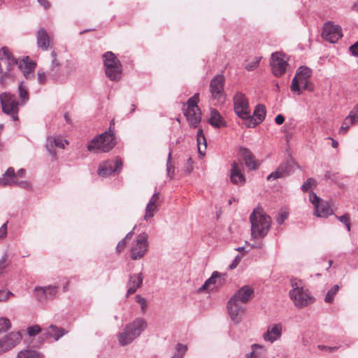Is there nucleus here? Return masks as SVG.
<instances>
[{"instance_id": "1", "label": "nucleus", "mask_w": 358, "mask_h": 358, "mask_svg": "<svg viewBox=\"0 0 358 358\" xmlns=\"http://www.w3.org/2000/svg\"><path fill=\"white\" fill-rule=\"evenodd\" d=\"M254 289L245 285L241 287L229 300L227 303V310L231 320L238 324L245 313V306L252 297Z\"/></svg>"}, {"instance_id": "2", "label": "nucleus", "mask_w": 358, "mask_h": 358, "mask_svg": "<svg viewBox=\"0 0 358 358\" xmlns=\"http://www.w3.org/2000/svg\"><path fill=\"white\" fill-rule=\"evenodd\" d=\"M0 60L6 65L5 71H8V73H10L13 69L17 65L27 79L34 77V71L36 64L34 62L30 61L28 57L18 62L9 49L7 47H3L0 49Z\"/></svg>"}, {"instance_id": "3", "label": "nucleus", "mask_w": 358, "mask_h": 358, "mask_svg": "<svg viewBox=\"0 0 358 358\" xmlns=\"http://www.w3.org/2000/svg\"><path fill=\"white\" fill-rule=\"evenodd\" d=\"M251 223V236L253 238H262L268 234L271 218L262 209L256 208L250 215Z\"/></svg>"}, {"instance_id": "4", "label": "nucleus", "mask_w": 358, "mask_h": 358, "mask_svg": "<svg viewBox=\"0 0 358 358\" xmlns=\"http://www.w3.org/2000/svg\"><path fill=\"white\" fill-rule=\"evenodd\" d=\"M292 289L289 292L290 299L298 308L308 306L313 301L308 289L304 282L298 278H292L290 281Z\"/></svg>"}, {"instance_id": "5", "label": "nucleus", "mask_w": 358, "mask_h": 358, "mask_svg": "<svg viewBox=\"0 0 358 358\" xmlns=\"http://www.w3.org/2000/svg\"><path fill=\"white\" fill-rule=\"evenodd\" d=\"M147 323L142 318H137L128 324L117 337L120 345L125 346L133 342L146 329Z\"/></svg>"}, {"instance_id": "6", "label": "nucleus", "mask_w": 358, "mask_h": 358, "mask_svg": "<svg viewBox=\"0 0 358 358\" xmlns=\"http://www.w3.org/2000/svg\"><path fill=\"white\" fill-rule=\"evenodd\" d=\"M115 145L114 134L109 129L92 139L87 145V150L94 153L108 152Z\"/></svg>"}, {"instance_id": "7", "label": "nucleus", "mask_w": 358, "mask_h": 358, "mask_svg": "<svg viewBox=\"0 0 358 358\" xmlns=\"http://www.w3.org/2000/svg\"><path fill=\"white\" fill-rule=\"evenodd\" d=\"M115 145L114 134L109 129L92 139L87 145V150L94 153L108 152Z\"/></svg>"}, {"instance_id": "8", "label": "nucleus", "mask_w": 358, "mask_h": 358, "mask_svg": "<svg viewBox=\"0 0 358 358\" xmlns=\"http://www.w3.org/2000/svg\"><path fill=\"white\" fill-rule=\"evenodd\" d=\"M103 65L106 76L111 80L117 81L121 78L122 64L115 54L110 51L103 55Z\"/></svg>"}, {"instance_id": "9", "label": "nucleus", "mask_w": 358, "mask_h": 358, "mask_svg": "<svg viewBox=\"0 0 358 358\" xmlns=\"http://www.w3.org/2000/svg\"><path fill=\"white\" fill-rule=\"evenodd\" d=\"M0 103L3 113L10 116L14 121L18 120L19 102L15 94L10 92L1 93Z\"/></svg>"}, {"instance_id": "10", "label": "nucleus", "mask_w": 358, "mask_h": 358, "mask_svg": "<svg viewBox=\"0 0 358 358\" xmlns=\"http://www.w3.org/2000/svg\"><path fill=\"white\" fill-rule=\"evenodd\" d=\"M148 235L146 233L139 234L134 240L131 249L130 256L133 260L143 258L148 250Z\"/></svg>"}, {"instance_id": "11", "label": "nucleus", "mask_w": 358, "mask_h": 358, "mask_svg": "<svg viewBox=\"0 0 358 358\" xmlns=\"http://www.w3.org/2000/svg\"><path fill=\"white\" fill-rule=\"evenodd\" d=\"M296 166V164L292 159H287L282 162L275 171L270 173L267 176L266 180L271 181L286 178L294 173Z\"/></svg>"}, {"instance_id": "12", "label": "nucleus", "mask_w": 358, "mask_h": 358, "mask_svg": "<svg viewBox=\"0 0 358 358\" xmlns=\"http://www.w3.org/2000/svg\"><path fill=\"white\" fill-rule=\"evenodd\" d=\"M234 108L235 113L241 119L245 120L249 117L250 108L248 100L242 92H237L234 97Z\"/></svg>"}, {"instance_id": "13", "label": "nucleus", "mask_w": 358, "mask_h": 358, "mask_svg": "<svg viewBox=\"0 0 358 358\" xmlns=\"http://www.w3.org/2000/svg\"><path fill=\"white\" fill-rule=\"evenodd\" d=\"M122 168V162L120 158L116 157L114 159H108L100 164L98 173L102 177H107L113 173H118Z\"/></svg>"}, {"instance_id": "14", "label": "nucleus", "mask_w": 358, "mask_h": 358, "mask_svg": "<svg viewBox=\"0 0 358 358\" xmlns=\"http://www.w3.org/2000/svg\"><path fill=\"white\" fill-rule=\"evenodd\" d=\"M341 28L338 25H335L331 22H326L324 24L322 32V37L331 43H336L342 37Z\"/></svg>"}, {"instance_id": "15", "label": "nucleus", "mask_w": 358, "mask_h": 358, "mask_svg": "<svg viewBox=\"0 0 358 358\" xmlns=\"http://www.w3.org/2000/svg\"><path fill=\"white\" fill-rule=\"evenodd\" d=\"M287 63L284 55L278 52L271 55V66L275 76L279 77L285 73Z\"/></svg>"}, {"instance_id": "16", "label": "nucleus", "mask_w": 358, "mask_h": 358, "mask_svg": "<svg viewBox=\"0 0 358 358\" xmlns=\"http://www.w3.org/2000/svg\"><path fill=\"white\" fill-rule=\"evenodd\" d=\"M312 75V70L307 66L299 67L294 77L292 79L290 89L292 92H297L299 94H301V89L299 87V82H305V80L308 78Z\"/></svg>"}, {"instance_id": "17", "label": "nucleus", "mask_w": 358, "mask_h": 358, "mask_svg": "<svg viewBox=\"0 0 358 358\" xmlns=\"http://www.w3.org/2000/svg\"><path fill=\"white\" fill-rule=\"evenodd\" d=\"M266 113V107L263 104H258L256 106L253 115L249 113V117L245 120V124L248 127H255L260 124L265 118Z\"/></svg>"}, {"instance_id": "18", "label": "nucleus", "mask_w": 358, "mask_h": 358, "mask_svg": "<svg viewBox=\"0 0 358 358\" xmlns=\"http://www.w3.org/2000/svg\"><path fill=\"white\" fill-rule=\"evenodd\" d=\"M22 339L20 332H11L0 339V355L11 350Z\"/></svg>"}, {"instance_id": "19", "label": "nucleus", "mask_w": 358, "mask_h": 358, "mask_svg": "<svg viewBox=\"0 0 358 358\" xmlns=\"http://www.w3.org/2000/svg\"><path fill=\"white\" fill-rule=\"evenodd\" d=\"M224 78L222 75L214 77L210 84V89L212 96L214 99L220 100L223 96Z\"/></svg>"}, {"instance_id": "20", "label": "nucleus", "mask_w": 358, "mask_h": 358, "mask_svg": "<svg viewBox=\"0 0 358 358\" xmlns=\"http://www.w3.org/2000/svg\"><path fill=\"white\" fill-rule=\"evenodd\" d=\"M230 170V180L234 185H243L245 182V178L243 174V166L242 164H237L234 162L231 164Z\"/></svg>"}, {"instance_id": "21", "label": "nucleus", "mask_w": 358, "mask_h": 358, "mask_svg": "<svg viewBox=\"0 0 358 358\" xmlns=\"http://www.w3.org/2000/svg\"><path fill=\"white\" fill-rule=\"evenodd\" d=\"M239 155L243 158L246 167L250 170H256L259 168L260 164L255 159V156L251 151L244 147L239 148Z\"/></svg>"}, {"instance_id": "22", "label": "nucleus", "mask_w": 358, "mask_h": 358, "mask_svg": "<svg viewBox=\"0 0 358 358\" xmlns=\"http://www.w3.org/2000/svg\"><path fill=\"white\" fill-rule=\"evenodd\" d=\"M282 326L280 323L274 324L268 327L266 332L263 334L266 341L273 343L280 339L282 335Z\"/></svg>"}, {"instance_id": "23", "label": "nucleus", "mask_w": 358, "mask_h": 358, "mask_svg": "<svg viewBox=\"0 0 358 358\" xmlns=\"http://www.w3.org/2000/svg\"><path fill=\"white\" fill-rule=\"evenodd\" d=\"M143 280L142 273L137 274H131L129 277V281L127 284V297L136 292V291L141 287Z\"/></svg>"}, {"instance_id": "24", "label": "nucleus", "mask_w": 358, "mask_h": 358, "mask_svg": "<svg viewBox=\"0 0 358 358\" xmlns=\"http://www.w3.org/2000/svg\"><path fill=\"white\" fill-rule=\"evenodd\" d=\"M69 142L67 140L63 139L61 137H52L49 136L47 138L46 148L52 157H56V151L55 150V148H59L64 149L65 145H67Z\"/></svg>"}, {"instance_id": "25", "label": "nucleus", "mask_w": 358, "mask_h": 358, "mask_svg": "<svg viewBox=\"0 0 358 358\" xmlns=\"http://www.w3.org/2000/svg\"><path fill=\"white\" fill-rule=\"evenodd\" d=\"M160 206L159 195V193L155 192L150 199L145 208V214L144 215V220H148L152 218L155 213L158 210V208Z\"/></svg>"}, {"instance_id": "26", "label": "nucleus", "mask_w": 358, "mask_h": 358, "mask_svg": "<svg viewBox=\"0 0 358 358\" xmlns=\"http://www.w3.org/2000/svg\"><path fill=\"white\" fill-rule=\"evenodd\" d=\"M184 115L190 127L194 129L199 127L201 120L200 108L199 110L185 109L184 110Z\"/></svg>"}, {"instance_id": "27", "label": "nucleus", "mask_w": 358, "mask_h": 358, "mask_svg": "<svg viewBox=\"0 0 358 358\" xmlns=\"http://www.w3.org/2000/svg\"><path fill=\"white\" fill-rule=\"evenodd\" d=\"M38 47L43 50H47L50 47V39L48 34L44 28H40L36 34Z\"/></svg>"}, {"instance_id": "28", "label": "nucleus", "mask_w": 358, "mask_h": 358, "mask_svg": "<svg viewBox=\"0 0 358 358\" xmlns=\"http://www.w3.org/2000/svg\"><path fill=\"white\" fill-rule=\"evenodd\" d=\"M15 171L13 167H9L0 178V184L2 186H12L17 184Z\"/></svg>"}, {"instance_id": "29", "label": "nucleus", "mask_w": 358, "mask_h": 358, "mask_svg": "<svg viewBox=\"0 0 358 358\" xmlns=\"http://www.w3.org/2000/svg\"><path fill=\"white\" fill-rule=\"evenodd\" d=\"M333 210L330 204L324 201H322L318 206H315L314 210V215L317 217H327L333 214Z\"/></svg>"}, {"instance_id": "30", "label": "nucleus", "mask_w": 358, "mask_h": 358, "mask_svg": "<svg viewBox=\"0 0 358 358\" xmlns=\"http://www.w3.org/2000/svg\"><path fill=\"white\" fill-rule=\"evenodd\" d=\"M208 123L215 128H221L226 126V122L220 113L215 108L210 109Z\"/></svg>"}, {"instance_id": "31", "label": "nucleus", "mask_w": 358, "mask_h": 358, "mask_svg": "<svg viewBox=\"0 0 358 358\" xmlns=\"http://www.w3.org/2000/svg\"><path fill=\"white\" fill-rule=\"evenodd\" d=\"M196 142L199 153L203 156L207 148V141L201 128H199L196 134Z\"/></svg>"}, {"instance_id": "32", "label": "nucleus", "mask_w": 358, "mask_h": 358, "mask_svg": "<svg viewBox=\"0 0 358 358\" xmlns=\"http://www.w3.org/2000/svg\"><path fill=\"white\" fill-rule=\"evenodd\" d=\"M66 334H67V331L64 329L58 327L54 324H51L47 331V334H48L49 336L54 338L55 341H58Z\"/></svg>"}, {"instance_id": "33", "label": "nucleus", "mask_w": 358, "mask_h": 358, "mask_svg": "<svg viewBox=\"0 0 358 358\" xmlns=\"http://www.w3.org/2000/svg\"><path fill=\"white\" fill-rule=\"evenodd\" d=\"M17 358H43L38 352L32 350H21L17 354Z\"/></svg>"}, {"instance_id": "34", "label": "nucleus", "mask_w": 358, "mask_h": 358, "mask_svg": "<svg viewBox=\"0 0 358 358\" xmlns=\"http://www.w3.org/2000/svg\"><path fill=\"white\" fill-rule=\"evenodd\" d=\"M187 350V346L182 343H177L175 347L174 354L171 358H184Z\"/></svg>"}, {"instance_id": "35", "label": "nucleus", "mask_w": 358, "mask_h": 358, "mask_svg": "<svg viewBox=\"0 0 358 358\" xmlns=\"http://www.w3.org/2000/svg\"><path fill=\"white\" fill-rule=\"evenodd\" d=\"M357 123L348 115L343 122V124L339 129L340 134H345L350 126L357 124Z\"/></svg>"}, {"instance_id": "36", "label": "nucleus", "mask_w": 358, "mask_h": 358, "mask_svg": "<svg viewBox=\"0 0 358 358\" xmlns=\"http://www.w3.org/2000/svg\"><path fill=\"white\" fill-rule=\"evenodd\" d=\"M35 297L40 302L48 300L47 296V289L43 287H36L34 289Z\"/></svg>"}, {"instance_id": "37", "label": "nucleus", "mask_w": 358, "mask_h": 358, "mask_svg": "<svg viewBox=\"0 0 358 358\" xmlns=\"http://www.w3.org/2000/svg\"><path fill=\"white\" fill-rule=\"evenodd\" d=\"M18 91L19 97L21 99V103L24 104L29 100V94L27 89L24 87L22 82H20L18 85Z\"/></svg>"}, {"instance_id": "38", "label": "nucleus", "mask_w": 358, "mask_h": 358, "mask_svg": "<svg viewBox=\"0 0 358 358\" xmlns=\"http://www.w3.org/2000/svg\"><path fill=\"white\" fill-rule=\"evenodd\" d=\"M339 290V285H334L327 293L324 301L327 303H331L333 302L335 295L337 294Z\"/></svg>"}, {"instance_id": "39", "label": "nucleus", "mask_w": 358, "mask_h": 358, "mask_svg": "<svg viewBox=\"0 0 358 358\" xmlns=\"http://www.w3.org/2000/svg\"><path fill=\"white\" fill-rule=\"evenodd\" d=\"M198 102H199V93H196L187 100L186 109L199 110V108L198 106Z\"/></svg>"}, {"instance_id": "40", "label": "nucleus", "mask_w": 358, "mask_h": 358, "mask_svg": "<svg viewBox=\"0 0 358 358\" xmlns=\"http://www.w3.org/2000/svg\"><path fill=\"white\" fill-rule=\"evenodd\" d=\"M11 327L10 320L6 317L0 318V333L8 331Z\"/></svg>"}, {"instance_id": "41", "label": "nucleus", "mask_w": 358, "mask_h": 358, "mask_svg": "<svg viewBox=\"0 0 358 358\" xmlns=\"http://www.w3.org/2000/svg\"><path fill=\"white\" fill-rule=\"evenodd\" d=\"M8 265V255L5 253L0 259V275L4 272Z\"/></svg>"}, {"instance_id": "42", "label": "nucleus", "mask_w": 358, "mask_h": 358, "mask_svg": "<svg viewBox=\"0 0 358 358\" xmlns=\"http://www.w3.org/2000/svg\"><path fill=\"white\" fill-rule=\"evenodd\" d=\"M60 76L59 68L50 69L48 73V77L54 80H59Z\"/></svg>"}, {"instance_id": "43", "label": "nucleus", "mask_w": 358, "mask_h": 358, "mask_svg": "<svg viewBox=\"0 0 358 358\" xmlns=\"http://www.w3.org/2000/svg\"><path fill=\"white\" fill-rule=\"evenodd\" d=\"M171 151L169 152L168 159L166 162V171H167V175L172 178L173 177V171L174 168L171 162Z\"/></svg>"}, {"instance_id": "44", "label": "nucleus", "mask_w": 358, "mask_h": 358, "mask_svg": "<svg viewBox=\"0 0 358 358\" xmlns=\"http://www.w3.org/2000/svg\"><path fill=\"white\" fill-rule=\"evenodd\" d=\"M309 201L313 203L315 210V206H318L322 200L318 197L315 193L310 192Z\"/></svg>"}, {"instance_id": "45", "label": "nucleus", "mask_w": 358, "mask_h": 358, "mask_svg": "<svg viewBox=\"0 0 358 358\" xmlns=\"http://www.w3.org/2000/svg\"><path fill=\"white\" fill-rule=\"evenodd\" d=\"M316 185V181L313 178L307 179L301 186L303 192H307L312 186Z\"/></svg>"}, {"instance_id": "46", "label": "nucleus", "mask_w": 358, "mask_h": 358, "mask_svg": "<svg viewBox=\"0 0 358 358\" xmlns=\"http://www.w3.org/2000/svg\"><path fill=\"white\" fill-rule=\"evenodd\" d=\"M43 287L45 288V289H47V296L48 299H52L57 292L58 287L56 286L49 285L48 287Z\"/></svg>"}, {"instance_id": "47", "label": "nucleus", "mask_w": 358, "mask_h": 358, "mask_svg": "<svg viewBox=\"0 0 358 358\" xmlns=\"http://www.w3.org/2000/svg\"><path fill=\"white\" fill-rule=\"evenodd\" d=\"M136 301L140 304L141 311L143 313H145V311L146 310L147 307H148L146 299L145 298L141 296L140 295H136Z\"/></svg>"}, {"instance_id": "48", "label": "nucleus", "mask_w": 358, "mask_h": 358, "mask_svg": "<svg viewBox=\"0 0 358 358\" xmlns=\"http://www.w3.org/2000/svg\"><path fill=\"white\" fill-rule=\"evenodd\" d=\"M7 78H10L12 80H14L13 76L11 75L10 73H8V71H5L4 73H1V76H0V85L3 87H5L7 84V82H6Z\"/></svg>"}, {"instance_id": "49", "label": "nucleus", "mask_w": 358, "mask_h": 358, "mask_svg": "<svg viewBox=\"0 0 358 358\" xmlns=\"http://www.w3.org/2000/svg\"><path fill=\"white\" fill-rule=\"evenodd\" d=\"M260 58L255 57L252 61L250 62L246 66L245 69L248 71H253L255 69L259 64Z\"/></svg>"}, {"instance_id": "50", "label": "nucleus", "mask_w": 358, "mask_h": 358, "mask_svg": "<svg viewBox=\"0 0 358 358\" xmlns=\"http://www.w3.org/2000/svg\"><path fill=\"white\" fill-rule=\"evenodd\" d=\"M300 86H301L303 90L310 92L313 91L314 89L313 84L308 80H305V82H299V87L301 88Z\"/></svg>"}, {"instance_id": "51", "label": "nucleus", "mask_w": 358, "mask_h": 358, "mask_svg": "<svg viewBox=\"0 0 358 358\" xmlns=\"http://www.w3.org/2000/svg\"><path fill=\"white\" fill-rule=\"evenodd\" d=\"M41 331V328L38 325H34L28 328V334L30 336H34Z\"/></svg>"}, {"instance_id": "52", "label": "nucleus", "mask_w": 358, "mask_h": 358, "mask_svg": "<svg viewBox=\"0 0 358 358\" xmlns=\"http://www.w3.org/2000/svg\"><path fill=\"white\" fill-rule=\"evenodd\" d=\"M52 62L50 69L59 68L60 64L57 59V53L55 51L51 52Z\"/></svg>"}, {"instance_id": "53", "label": "nucleus", "mask_w": 358, "mask_h": 358, "mask_svg": "<svg viewBox=\"0 0 358 358\" xmlns=\"http://www.w3.org/2000/svg\"><path fill=\"white\" fill-rule=\"evenodd\" d=\"M288 217V213L285 211H281L278 213L276 217V222L279 224H283L285 220Z\"/></svg>"}, {"instance_id": "54", "label": "nucleus", "mask_w": 358, "mask_h": 358, "mask_svg": "<svg viewBox=\"0 0 358 358\" xmlns=\"http://www.w3.org/2000/svg\"><path fill=\"white\" fill-rule=\"evenodd\" d=\"M348 115L358 124V103L353 107Z\"/></svg>"}, {"instance_id": "55", "label": "nucleus", "mask_w": 358, "mask_h": 358, "mask_svg": "<svg viewBox=\"0 0 358 358\" xmlns=\"http://www.w3.org/2000/svg\"><path fill=\"white\" fill-rule=\"evenodd\" d=\"M11 296H13V294L11 292L0 290V302L7 301Z\"/></svg>"}, {"instance_id": "56", "label": "nucleus", "mask_w": 358, "mask_h": 358, "mask_svg": "<svg viewBox=\"0 0 358 358\" xmlns=\"http://www.w3.org/2000/svg\"><path fill=\"white\" fill-rule=\"evenodd\" d=\"M317 348L320 350L327 351V352H335L338 349V347H336V346L329 347V346H326L324 345H318L317 346Z\"/></svg>"}, {"instance_id": "57", "label": "nucleus", "mask_w": 358, "mask_h": 358, "mask_svg": "<svg viewBox=\"0 0 358 358\" xmlns=\"http://www.w3.org/2000/svg\"><path fill=\"white\" fill-rule=\"evenodd\" d=\"M220 277V274L217 271H214L210 278H209L206 282L209 285H215L216 283V280Z\"/></svg>"}, {"instance_id": "58", "label": "nucleus", "mask_w": 358, "mask_h": 358, "mask_svg": "<svg viewBox=\"0 0 358 358\" xmlns=\"http://www.w3.org/2000/svg\"><path fill=\"white\" fill-rule=\"evenodd\" d=\"M242 259V255H238L233 260L232 263L229 266V269L232 270L236 268V266L240 263L241 260Z\"/></svg>"}, {"instance_id": "59", "label": "nucleus", "mask_w": 358, "mask_h": 358, "mask_svg": "<svg viewBox=\"0 0 358 358\" xmlns=\"http://www.w3.org/2000/svg\"><path fill=\"white\" fill-rule=\"evenodd\" d=\"M15 185L24 189H29L31 187L30 182L26 180H17V182Z\"/></svg>"}, {"instance_id": "60", "label": "nucleus", "mask_w": 358, "mask_h": 358, "mask_svg": "<svg viewBox=\"0 0 358 358\" xmlns=\"http://www.w3.org/2000/svg\"><path fill=\"white\" fill-rule=\"evenodd\" d=\"M336 217L344 225L348 224V222H350V215L348 213H345L341 216L336 215Z\"/></svg>"}, {"instance_id": "61", "label": "nucleus", "mask_w": 358, "mask_h": 358, "mask_svg": "<svg viewBox=\"0 0 358 358\" xmlns=\"http://www.w3.org/2000/svg\"><path fill=\"white\" fill-rule=\"evenodd\" d=\"M193 170V161L191 157H189L186 163L185 167V171L187 173H190Z\"/></svg>"}, {"instance_id": "62", "label": "nucleus", "mask_w": 358, "mask_h": 358, "mask_svg": "<svg viewBox=\"0 0 358 358\" xmlns=\"http://www.w3.org/2000/svg\"><path fill=\"white\" fill-rule=\"evenodd\" d=\"M48 75L45 72H38L37 75V79L39 83L44 84L46 81Z\"/></svg>"}, {"instance_id": "63", "label": "nucleus", "mask_w": 358, "mask_h": 358, "mask_svg": "<svg viewBox=\"0 0 358 358\" xmlns=\"http://www.w3.org/2000/svg\"><path fill=\"white\" fill-rule=\"evenodd\" d=\"M125 245H126V240H125V238H123L121 241H120L117 245V247H116L117 252H120L125 248Z\"/></svg>"}, {"instance_id": "64", "label": "nucleus", "mask_w": 358, "mask_h": 358, "mask_svg": "<svg viewBox=\"0 0 358 358\" xmlns=\"http://www.w3.org/2000/svg\"><path fill=\"white\" fill-rule=\"evenodd\" d=\"M352 55L358 57V41L350 47Z\"/></svg>"}]
</instances>
